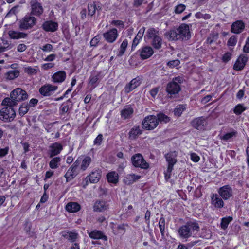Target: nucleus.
<instances>
[{
    "label": "nucleus",
    "instance_id": "1",
    "mask_svg": "<svg viewBox=\"0 0 249 249\" xmlns=\"http://www.w3.org/2000/svg\"><path fill=\"white\" fill-rule=\"evenodd\" d=\"M28 98L27 92L20 88H17L10 93V97L5 98L2 102L3 106H16L18 102Z\"/></svg>",
    "mask_w": 249,
    "mask_h": 249
},
{
    "label": "nucleus",
    "instance_id": "2",
    "mask_svg": "<svg viewBox=\"0 0 249 249\" xmlns=\"http://www.w3.org/2000/svg\"><path fill=\"white\" fill-rule=\"evenodd\" d=\"M199 231L198 223L196 221H189L179 229L178 233L181 237L187 238L195 234Z\"/></svg>",
    "mask_w": 249,
    "mask_h": 249
},
{
    "label": "nucleus",
    "instance_id": "3",
    "mask_svg": "<svg viewBox=\"0 0 249 249\" xmlns=\"http://www.w3.org/2000/svg\"><path fill=\"white\" fill-rule=\"evenodd\" d=\"M189 26L188 24L182 23L176 30H172V40H187L191 37Z\"/></svg>",
    "mask_w": 249,
    "mask_h": 249
},
{
    "label": "nucleus",
    "instance_id": "4",
    "mask_svg": "<svg viewBox=\"0 0 249 249\" xmlns=\"http://www.w3.org/2000/svg\"><path fill=\"white\" fill-rule=\"evenodd\" d=\"M5 106L0 111V119L5 122H10L16 116L15 111L13 108L14 106Z\"/></svg>",
    "mask_w": 249,
    "mask_h": 249
},
{
    "label": "nucleus",
    "instance_id": "5",
    "mask_svg": "<svg viewBox=\"0 0 249 249\" xmlns=\"http://www.w3.org/2000/svg\"><path fill=\"white\" fill-rule=\"evenodd\" d=\"M36 19L31 15H26L20 21L19 27L23 30L32 29L36 24Z\"/></svg>",
    "mask_w": 249,
    "mask_h": 249
},
{
    "label": "nucleus",
    "instance_id": "6",
    "mask_svg": "<svg viewBox=\"0 0 249 249\" xmlns=\"http://www.w3.org/2000/svg\"><path fill=\"white\" fill-rule=\"evenodd\" d=\"M158 124V120L156 116L149 115L146 117L142 122V127L146 130H152Z\"/></svg>",
    "mask_w": 249,
    "mask_h": 249
},
{
    "label": "nucleus",
    "instance_id": "7",
    "mask_svg": "<svg viewBox=\"0 0 249 249\" xmlns=\"http://www.w3.org/2000/svg\"><path fill=\"white\" fill-rule=\"evenodd\" d=\"M132 164L136 167L146 169L149 167V164L143 159L141 154H136L131 158Z\"/></svg>",
    "mask_w": 249,
    "mask_h": 249
},
{
    "label": "nucleus",
    "instance_id": "8",
    "mask_svg": "<svg viewBox=\"0 0 249 249\" xmlns=\"http://www.w3.org/2000/svg\"><path fill=\"white\" fill-rule=\"evenodd\" d=\"M217 192L224 200H227L233 196V189L229 185L220 187Z\"/></svg>",
    "mask_w": 249,
    "mask_h": 249
},
{
    "label": "nucleus",
    "instance_id": "9",
    "mask_svg": "<svg viewBox=\"0 0 249 249\" xmlns=\"http://www.w3.org/2000/svg\"><path fill=\"white\" fill-rule=\"evenodd\" d=\"M101 178V172L100 170H94L85 178L86 183L83 185L85 188L88 184V180L91 183H97Z\"/></svg>",
    "mask_w": 249,
    "mask_h": 249
},
{
    "label": "nucleus",
    "instance_id": "10",
    "mask_svg": "<svg viewBox=\"0 0 249 249\" xmlns=\"http://www.w3.org/2000/svg\"><path fill=\"white\" fill-rule=\"evenodd\" d=\"M31 14L36 16H40L43 12V8L41 4L36 0L30 2Z\"/></svg>",
    "mask_w": 249,
    "mask_h": 249
},
{
    "label": "nucleus",
    "instance_id": "11",
    "mask_svg": "<svg viewBox=\"0 0 249 249\" xmlns=\"http://www.w3.org/2000/svg\"><path fill=\"white\" fill-rule=\"evenodd\" d=\"M103 36L106 41L108 43H112L117 39L118 36V33L116 29L112 28L105 32Z\"/></svg>",
    "mask_w": 249,
    "mask_h": 249
},
{
    "label": "nucleus",
    "instance_id": "12",
    "mask_svg": "<svg viewBox=\"0 0 249 249\" xmlns=\"http://www.w3.org/2000/svg\"><path fill=\"white\" fill-rule=\"evenodd\" d=\"M184 81L181 76H178L172 79V98L175 97L176 94H178L181 90L179 84Z\"/></svg>",
    "mask_w": 249,
    "mask_h": 249
},
{
    "label": "nucleus",
    "instance_id": "13",
    "mask_svg": "<svg viewBox=\"0 0 249 249\" xmlns=\"http://www.w3.org/2000/svg\"><path fill=\"white\" fill-rule=\"evenodd\" d=\"M191 124L192 126L197 130H203L207 125V122L204 117L196 118L193 119Z\"/></svg>",
    "mask_w": 249,
    "mask_h": 249
},
{
    "label": "nucleus",
    "instance_id": "14",
    "mask_svg": "<svg viewBox=\"0 0 249 249\" xmlns=\"http://www.w3.org/2000/svg\"><path fill=\"white\" fill-rule=\"evenodd\" d=\"M211 204L215 208L221 209L224 206L223 198L219 194H213L211 196Z\"/></svg>",
    "mask_w": 249,
    "mask_h": 249
},
{
    "label": "nucleus",
    "instance_id": "15",
    "mask_svg": "<svg viewBox=\"0 0 249 249\" xmlns=\"http://www.w3.org/2000/svg\"><path fill=\"white\" fill-rule=\"evenodd\" d=\"M57 89V86L51 84H46L40 88L39 92L42 95L48 96L51 95Z\"/></svg>",
    "mask_w": 249,
    "mask_h": 249
},
{
    "label": "nucleus",
    "instance_id": "16",
    "mask_svg": "<svg viewBox=\"0 0 249 249\" xmlns=\"http://www.w3.org/2000/svg\"><path fill=\"white\" fill-rule=\"evenodd\" d=\"M245 24L242 20H237L233 22L231 28V32L234 34H240L244 29Z\"/></svg>",
    "mask_w": 249,
    "mask_h": 249
},
{
    "label": "nucleus",
    "instance_id": "17",
    "mask_svg": "<svg viewBox=\"0 0 249 249\" xmlns=\"http://www.w3.org/2000/svg\"><path fill=\"white\" fill-rule=\"evenodd\" d=\"M140 55L142 59H146L151 57L154 53V51L150 46H145L140 50Z\"/></svg>",
    "mask_w": 249,
    "mask_h": 249
},
{
    "label": "nucleus",
    "instance_id": "18",
    "mask_svg": "<svg viewBox=\"0 0 249 249\" xmlns=\"http://www.w3.org/2000/svg\"><path fill=\"white\" fill-rule=\"evenodd\" d=\"M63 149L62 145L58 142H55L49 146V154L50 157L59 154Z\"/></svg>",
    "mask_w": 249,
    "mask_h": 249
},
{
    "label": "nucleus",
    "instance_id": "19",
    "mask_svg": "<svg viewBox=\"0 0 249 249\" xmlns=\"http://www.w3.org/2000/svg\"><path fill=\"white\" fill-rule=\"evenodd\" d=\"M142 82V79L140 77H136L132 79L130 83L125 86L124 89L125 93H129L139 86Z\"/></svg>",
    "mask_w": 249,
    "mask_h": 249
},
{
    "label": "nucleus",
    "instance_id": "20",
    "mask_svg": "<svg viewBox=\"0 0 249 249\" xmlns=\"http://www.w3.org/2000/svg\"><path fill=\"white\" fill-rule=\"evenodd\" d=\"M141 176L135 174H129L125 175L123 179L124 183L127 185L132 184L136 181L139 180Z\"/></svg>",
    "mask_w": 249,
    "mask_h": 249
},
{
    "label": "nucleus",
    "instance_id": "21",
    "mask_svg": "<svg viewBox=\"0 0 249 249\" xmlns=\"http://www.w3.org/2000/svg\"><path fill=\"white\" fill-rule=\"evenodd\" d=\"M66 73L64 71H58L52 76V81L54 83H62L66 79Z\"/></svg>",
    "mask_w": 249,
    "mask_h": 249
},
{
    "label": "nucleus",
    "instance_id": "22",
    "mask_svg": "<svg viewBox=\"0 0 249 249\" xmlns=\"http://www.w3.org/2000/svg\"><path fill=\"white\" fill-rule=\"evenodd\" d=\"M57 27V23L53 21H45L42 25L43 29L47 32H54Z\"/></svg>",
    "mask_w": 249,
    "mask_h": 249
},
{
    "label": "nucleus",
    "instance_id": "23",
    "mask_svg": "<svg viewBox=\"0 0 249 249\" xmlns=\"http://www.w3.org/2000/svg\"><path fill=\"white\" fill-rule=\"evenodd\" d=\"M62 236L68 239L71 242H74L76 241L78 234L75 231H64L61 233Z\"/></svg>",
    "mask_w": 249,
    "mask_h": 249
},
{
    "label": "nucleus",
    "instance_id": "24",
    "mask_svg": "<svg viewBox=\"0 0 249 249\" xmlns=\"http://www.w3.org/2000/svg\"><path fill=\"white\" fill-rule=\"evenodd\" d=\"M237 134L238 132L236 130L232 129L230 132L220 136L219 138L221 140L227 142L230 141L233 138L236 137Z\"/></svg>",
    "mask_w": 249,
    "mask_h": 249
},
{
    "label": "nucleus",
    "instance_id": "25",
    "mask_svg": "<svg viewBox=\"0 0 249 249\" xmlns=\"http://www.w3.org/2000/svg\"><path fill=\"white\" fill-rule=\"evenodd\" d=\"M108 209V204L104 201H96L93 207L94 210L97 212H104Z\"/></svg>",
    "mask_w": 249,
    "mask_h": 249
},
{
    "label": "nucleus",
    "instance_id": "26",
    "mask_svg": "<svg viewBox=\"0 0 249 249\" xmlns=\"http://www.w3.org/2000/svg\"><path fill=\"white\" fill-rule=\"evenodd\" d=\"M77 164L75 162L68 170L67 172L65 175V177L66 178L67 181L70 180L73 178L76 175V169Z\"/></svg>",
    "mask_w": 249,
    "mask_h": 249
},
{
    "label": "nucleus",
    "instance_id": "27",
    "mask_svg": "<svg viewBox=\"0 0 249 249\" xmlns=\"http://www.w3.org/2000/svg\"><path fill=\"white\" fill-rule=\"evenodd\" d=\"M65 209L69 213H76L80 210V206L77 202H71L66 205Z\"/></svg>",
    "mask_w": 249,
    "mask_h": 249
},
{
    "label": "nucleus",
    "instance_id": "28",
    "mask_svg": "<svg viewBox=\"0 0 249 249\" xmlns=\"http://www.w3.org/2000/svg\"><path fill=\"white\" fill-rule=\"evenodd\" d=\"M145 28L144 27H142L139 30L137 35L133 39L132 45V49L135 48L140 43V41L142 39L145 32Z\"/></svg>",
    "mask_w": 249,
    "mask_h": 249
},
{
    "label": "nucleus",
    "instance_id": "29",
    "mask_svg": "<svg viewBox=\"0 0 249 249\" xmlns=\"http://www.w3.org/2000/svg\"><path fill=\"white\" fill-rule=\"evenodd\" d=\"M99 80V76L95 73H92L89 79L88 85L91 89H94L97 86Z\"/></svg>",
    "mask_w": 249,
    "mask_h": 249
},
{
    "label": "nucleus",
    "instance_id": "30",
    "mask_svg": "<svg viewBox=\"0 0 249 249\" xmlns=\"http://www.w3.org/2000/svg\"><path fill=\"white\" fill-rule=\"evenodd\" d=\"M9 35L11 38L14 39L24 38L27 36L26 33L13 30H11L9 32Z\"/></svg>",
    "mask_w": 249,
    "mask_h": 249
},
{
    "label": "nucleus",
    "instance_id": "31",
    "mask_svg": "<svg viewBox=\"0 0 249 249\" xmlns=\"http://www.w3.org/2000/svg\"><path fill=\"white\" fill-rule=\"evenodd\" d=\"M107 178L109 183L116 184L118 182V174L115 171L109 172L107 175Z\"/></svg>",
    "mask_w": 249,
    "mask_h": 249
},
{
    "label": "nucleus",
    "instance_id": "32",
    "mask_svg": "<svg viewBox=\"0 0 249 249\" xmlns=\"http://www.w3.org/2000/svg\"><path fill=\"white\" fill-rule=\"evenodd\" d=\"M133 113V109L131 107H128L124 108L121 112L122 118L126 119L131 117Z\"/></svg>",
    "mask_w": 249,
    "mask_h": 249
},
{
    "label": "nucleus",
    "instance_id": "33",
    "mask_svg": "<svg viewBox=\"0 0 249 249\" xmlns=\"http://www.w3.org/2000/svg\"><path fill=\"white\" fill-rule=\"evenodd\" d=\"M186 104L178 105L174 110V114L177 117H180L182 112L186 109Z\"/></svg>",
    "mask_w": 249,
    "mask_h": 249
},
{
    "label": "nucleus",
    "instance_id": "34",
    "mask_svg": "<svg viewBox=\"0 0 249 249\" xmlns=\"http://www.w3.org/2000/svg\"><path fill=\"white\" fill-rule=\"evenodd\" d=\"M233 220V217L231 216H227L223 217L221 219L220 228L222 230H226L229 224V223Z\"/></svg>",
    "mask_w": 249,
    "mask_h": 249
},
{
    "label": "nucleus",
    "instance_id": "35",
    "mask_svg": "<svg viewBox=\"0 0 249 249\" xmlns=\"http://www.w3.org/2000/svg\"><path fill=\"white\" fill-rule=\"evenodd\" d=\"M165 158L168 163V169L166 172L164 173L165 179L167 181L170 179L171 171L170 167L171 166V155L168 154L166 155Z\"/></svg>",
    "mask_w": 249,
    "mask_h": 249
},
{
    "label": "nucleus",
    "instance_id": "36",
    "mask_svg": "<svg viewBox=\"0 0 249 249\" xmlns=\"http://www.w3.org/2000/svg\"><path fill=\"white\" fill-rule=\"evenodd\" d=\"M89 236L93 239H105L107 240V238L105 236L103 233L99 231H93L89 233Z\"/></svg>",
    "mask_w": 249,
    "mask_h": 249
},
{
    "label": "nucleus",
    "instance_id": "37",
    "mask_svg": "<svg viewBox=\"0 0 249 249\" xmlns=\"http://www.w3.org/2000/svg\"><path fill=\"white\" fill-rule=\"evenodd\" d=\"M91 162V158L89 156H85L82 160L81 169L85 171L89 166Z\"/></svg>",
    "mask_w": 249,
    "mask_h": 249
},
{
    "label": "nucleus",
    "instance_id": "38",
    "mask_svg": "<svg viewBox=\"0 0 249 249\" xmlns=\"http://www.w3.org/2000/svg\"><path fill=\"white\" fill-rule=\"evenodd\" d=\"M61 158L60 157H54L49 162V167L52 169L57 168L60 164Z\"/></svg>",
    "mask_w": 249,
    "mask_h": 249
},
{
    "label": "nucleus",
    "instance_id": "39",
    "mask_svg": "<svg viewBox=\"0 0 249 249\" xmlns=\"http://www.w3.org/2000/svg\"><path fill=\"white\" fill-rule=\"evenodd\" d=\"M248 108L247 107H246L243 104H238L235 106L233 109V112L236 115H241L244 111Z\"/></svg>",
    "mask_w": 249,
    "mask_h": 249
},
{
    "label": "nucleus",
    "instance_id": "40",
    "mask_svg": "<svg viewBox=\"0 0 249 249\" xmlns=\"http://www.w3.org/2000/svg\"><path fill=\"white\" fill-rule=\"evenodd\" d=\"M19 71L18 70H11L5 74V78L8 80H13L19 75Z\"/></svg>",
    "mask_w": 249,
    "mask_h": 249
},
{
    "label": "nucleus",
    "instance_id": "41",
    "mask_svg": "<svg viewBox=\"0 0 249 249\" xmlns=\"http://www.w3.org/2000/svg\"><path fill=\"white\" fill-rule=\"evenodd\" d=\"M151 44L155 49H159L161 47L162 40L160 36L156 37L152 39Z\"/></svg>",
    "mask_w": 249,
    "mask_h": 249
},
{
    "label": "nucleus",
    "instance_id": "42",
    "mask_svg": "<svg viewBox=\"0 0 249 249\" xmlns=\"http://www.w3.org/2000/svg\"><path fill=\"white\" fill-rule=\"evenodd\" d=\"M88 15L92 16L95 13L98 8L95 2L89 3L88 5Z\"/></svg>",
    "mask_w": 249,
    "mask_h": 249
},
{
    "label": "nucleus",
    "instance_id": "43",
    "mask_svg": "<svg viewBox=\"0 0 249 249\" xmlns=\"http://www.w3.org/2000/svg\"><path fill=\"white\" fill-rule=\"evenodd\" d=\"M142 133L141 130L139 127H135L133 128L129 133L130 137L133 139L135 138L138 135Z\"/></svg>",
    "mask_w": 249,
    "mask_h": 249
},
{
    "label": "nucleus",
    "instance_id": "44",
    "mask_svg": "<svg viewBox=\"0 0 249 249\" xmlns=\"http://www.w3.org/2000/svg\"><path fill=\"white\" fill-rule=\"evenodd\" d=\"M38 67L35 66L34 67L27 66L24 68V71L29 74H36L38 71Z\"/></svg>",
    "mask_w": 249,
    "mask_h": 249
},
{
    "label": "nucleus",
    "instance_id": "45",
    "mask_svg": "<svg viewBox=\"0 0 249 249\" xmlns=\"http://www.w3.org/2000/svg\"><path fill=\"white\" fill-rule=\"evenodd\" d=\"M127 45H128V41L127 39H124L123 41V42L122 43V44L121 45L120 49V50L119 51V53L118 54V56H121L124 54V52L126 50Z\"/></svg>",
    "mask_w": 249,
    "mask_h": 249
},
{
    "label": "nucleus",
    "instance_id": "46",
    "mask_svg": "<svg viewBox=\"0 0 249 249\" xmlns=\"http://www.w3.org/2000/svg\"><path fill=\"white\" fill-rule=\"evenodd\" d=\"M147 35L149 38H155L156 37H159L158 32L154 28H150L147 31Z\"/></svg>",
    "mask_w": 249,
    "mask_h": 249
},
{
    "label": "nucleus",
    "instance_id": "47",
    "mask_svg": "<svg viewBox=\"0 0 249 249\" xmlns=\"http://www.w3.org/2000/svg\"><path fill=\"white\" fill-rule=\"evenodd\" d=\"M29 106L28 104H22L19 109V113L21 115H25L29 110Z\"/></svg>",
    "mask_w": 249,
    "mask_h": 249
},
{
    "label": "nucleus",
    "instance_id": "48",
    "mask_svg": "<svg viewBox=\"0 0 249 249\" xmlns=\"http://www.w3.org/2000/svg\"><path fill=\"white\" fill-rule=\"evenodd\" d=\"M237 42V37L235 36H231L227 42V45L228 46H234Z\"/></svg>",
    "mask_w": 249,
    "mask_h": 249
},
{
    "label": "nucleus",
    "instance_id": "49",
    "mask_svg": "<svg viewBox=\"0 0 249 249\" xmlns=\"http://www.w3.org/2000/svg\"><path fill=\"white\" fill-rule=\"evenodd\" d=\"M245 65L242 63L240 60H238L235 63L233 66V69L236 71H240L243 69Z\"/></svg>",
    "mask_w": 249,
    "mask_h": 249
},
{
    "label": "nucleus",
    "instance_id": "50",
    "mask_svg": "<svg viewBox=\"0 0 249 249\" xmlns=\"http://www.w3.org/2000/svg\"><path fill=\"white\" fill-rule=\"evenodd\" d=\"M157 119L160 122H163L164 123H166L168 121H169L170 119L168 117H167L166 115L162 114V113H160L157 116Z\"/></svg>",
    "mask_w": 249,
    "mask_h": 249
},
{
    "label": "nucleus",
    "instance_id": "51",
    "mask_svg": "<svg viewBox=\"0 0 249 249\" xmlns=\"http://www.w3.org/2000/svg\"><path fill=\"white\" fill-rule=\"evenodd\" d=\"M185 8L186 6L185 5L182 4H178L176 6L174 11L176 14H180L185 10Z\"/></svg>",
    "mask_w": 249,
    "mask_h": 249
},
{
    "label": "nucleus",
    "instance_id": "52",
    "mask_svg": "<svg viewBox=\"0 0 249 249\" xmlns=\"http://www.w3.org/2000/svg\"><path fill=\"white\" fill-rule=\"evenodd\" d=\"M101 40V36L97 35L95 36L94 37H93L91 41H90V45L91 46L95 47L96 46L98 43L100 42Z\"/></svg>",
    "mask_w": 249,
    "mask_h": 249
},
{
    "label": "nucleus",
    "instance_id": "53",
    "mask_svg": "<svg viewBox=\"0 0 249 249\" xmlns=\"http://www.w3.org/2000/svg\"><path fill=\"white\" fill-rule=\"evenodd\" d=\"M218 38V34L213 35L211 36L207 37L206 39V43L211 44L214 41H215Z\"/></svg>",
    "mask_w": 249,
    "mask_h": 249
},
{
    "label": "nucleus",
    "instance_id": "54",
    "mask_svg": "<svg viewBox=\"0 0 249 249\" xmlns=\"http://www.w3.org/2000/svg\"><path fill=\"white\" fill-rule=\"evenodd\" d=\"M40 49L44 52H50L53 51V47L50 44H46L43 45Z\"/></svg>",
    "mask_w": 249,
    "mask_h": 249
},
{
    "label": "nucleus",
    "instance_id": "55",
    "mask_svg": "<svg viewBox=\"0 0 249 249\" xmlns=\"http://www.w3.org/2000/svg\"><path fill=\"white\" fill-rule=\"evenodd\" d=\"M231 53L230 52H227L223 55L222 60L224 62H227L231 60Z\"/></svg>",
    "mask_w": 249,
    "mask_h": 249
},
{
    "label": "nucleus",
    "instance_id": "56",
    "mask_svg": "<svg viewBox=\"0 0 249 249\" xmlns=\"http://www.w3.org/2000/svg\"><path fill=\"white\" fill-rule=\"evenodd\" d=\"M54 66V63H44L41 65V67L42 69L44 70H47L49 69H51Z\"/></svg>",
    "mask_w": 249,
    "mask_h": 249
},
{
    "label": "nucleus",
    "instance_id": "57",
    "mask_svg": "<svg viewBox=\"0 0 249 249\" xmlns=\"http://www.w3.org/2000/svg\"><path fill=\"white\" fill-rule=\"evenodd\" d=\"M69 110V106L66 104H63L60 107V111L61 114H65Z\"/></svg>",
    "mask_w": 249,
    "mask_h": 249
},
{
    "label": "nucleus",
    "instance_id": "58",
    "mask_svg": "<svg viewBox=\"0 0 249 249\" xmlns=\"http://www.w3.org/2000/svg\"><path fill=\"white\" fill-rule=\"evenodd\" d=\"M103 136L102 134H99L94 141V144L97 145H100L102 142Z\"/></svg>",
    "mask_w": 249,
    "mask_h": 249
},
{
    "label": "nucleus",
    "instance_id": "59",
    "mask_svg": "<svg viewBox=\"0 0 249 249\" xmlns=\"http://www.w3.org/2000/svg\"><path fill=\"white\" fill-rule=\"evenodd\" d=\"M56 58V55L55 54H51L48 55L44 60L45 61H50L52 62L55 60Z\"/></svg>",
    "mask_w": 249,
    "mask_h": 249
},
{
    "label": "nucleus",
    "instance_id": "60",
    "mask_svg": "<svg viewBox=\"0 0 249 249\" xmlns=\"http://www.w3.org/2000/svg\"><path fill=\"white\" fill-rule=\"evenodd\" d=\"M191 159L192 161L196 162L199 160L200 158L196 153H193L191 154Z\"/></svg>",
    "mask_w": 249,
    "mask_h": 249
},
{
    "label": "nucleus",
    "instance_id": "61",
    "mask_svg": "<svg viewBox=\"0 0 249 249\" xmlns=\"http://www.w3.org/2000/svg\"><path fill=\"white\" fill-rule=\"evenodd\" d=\"M111 24L112 25L116 26H120V27H123L124 26V23L122 21L117 20H113L111 21Z\"/></svg>",
    "mask_w": 249,
    "mask_h": 249
},
{
    "label": "nucleus",
    "instance_id": "62",
    "mask_svg": "<svg viewBox=\"0 0 249 249\" xmlns=\"http://www.w3.org/2000/svg\"><path fill=\"white\" fill-rule=\"evenodd\" d=\"M159 90V87L153 88L150 91V95L154 98L155 97Z\"/></svg>",
    "mask_w": 249,
    "mask_h": 249
},
{
    "label": "nucleus",
    "instance_id": "63",
    "mask_svg": "<svg viewBox=\"0 0 249 249\" xmlns=\"http://www.w3.org/2000/svg\"><path fill=\"white\" fill-rule=\"evenodd\" d=\"M243 52L246 53H249V37L246 41V44L243 47Z\"/></svg>",
    "mask_w": 249,
    "mask_h": 249
},
{
    "label": "nucleus",
    "instance_id": "64",
    "mask_svg": "<svg viewBox=\"0 0 249 249\" xmlns=\"http://www.w3.org/2000/svg\"><path fill=\"white\" fill-rule=\"evenodd\" d=\"M27 48L26 46L24 44H20L17 47V51L19 52H24Z\"/></svg>",
    "mask_w": 249,
    "mask_h": 249
}]
</instances>
